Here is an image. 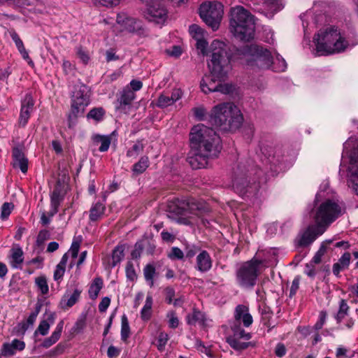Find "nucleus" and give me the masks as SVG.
Listing matches in <instances>:
<instances>
[{
    "instance_id": "obj_57",
    "label": "nucleus",
    "mask_w": 358,
    "mask_h": 358,
    "mask_svg": "<svg viewBox=\"0 0 358 358\" xmlns=\"http://www.w3.org/2000/svg\"><path fill=\"white\" fill-rule=\"evenodd\" d=\"M110 303V299L108 296L103 297L99 304V310L101 313H104L108 309Z\"/></svg>"
},
{
    "instance_id": "obj_46",
    "label": "nucleus",
    "mask_w": 358,
    "mask_h": 358,
    "mask_svg": "<svg viewBox=\"0 0 358 358\" xmlns=\"http://www.w3.org/2000/svg\"><path fill=\"white\" fill-rule=\"evenodd\" d=\"M192 110L194 117L199 121L203 120L207 115L206 109L203 106L193 108Z\"/></svg>"
},
{
    "instance_id": "obj_48",
    "label": "nucleus",
    "mask_w": 358,
    "mask_h": 358,
    "mask_svg": "<svg viewBox=\"0 0 358 358\" xmlns=\"http://www.w3.org/2000/svg\"><path fill=\"white\" fill-rule=\"evenodd\" d=\"M144 246L142 241H138L134 245V249L132 250L131 255L132 259L140 258L141 253L143 250Z\"/></svg>"
},
{
    "instance_id": "obj_55",
    "label": "nucleus",
    "mask_w": 358,
    "mask_h": 358,
    "mask_svg": "<svg viewBox=\"0 0 358 358\" xmlns=\"http://www.w3.org/2000/svg\"><path fill=\"white\" fill-rule=\"evenodd\" d=\"M189 32L194 37L201 38L203 36V29L197 24H192L189 28Z\"/></svg>"
},
{
    "instance_id": "obj_18",
    "label": "nucleus",
    "mask_w": 358,
    "mask_h": 358,
    "mask_svg": "<svg viewBox=\"0 0 358 358\" xmlns=\"http://www.w3.org/2000/svg\"><path fill=\"white\" fill-rule=\"evenodd\" d=\"M262 152L267 158L268 162L275 166L287 160L284 159L282 148L278 146L265 145L262 148Z\"/></svg>"
},
{
    "instance_id": "obj_58",
    "label": "nucleus",
    "mask_w": 358,
    "mask_h": 358,
    "mask_svg": "<svg viewBox=\"0 0 358 358\" xmlns=\"http://www.w3.org/2000/svg\"><path fill=\"white\" fill-rule=\"evenodd\" d=\"M49 236H50V234H49L48 231H47V230L40 231L37 236V239H36L37 244L38 245H40L42 243H43V242L49 238Z\"/></svg>"
},
{
    "instance_id": "obj_11",
    "label": "nucleus",
    "mask_w": 358,
    "mask_h": 358,
    "mask_svg": "<svg viewBox=\"0 0 358 358\" xmlns=\"http://www.w3.org/2000/svg\"><path fill=\"white\" fill-rule=\"evenodd\" d=\"M90 89L83 84L76 85L71 96V111L69 114V120L76 119L83 114L85 108L90 103Z\"/></svg>"
},
{
    "instance_id": "obj_63",
    "label": "nucleus",
    "mask_w": 358,
    "mask_h": 358,
    "mask_svg": "<svg viewBox=\"0 0 358 358\" xmlns=\"http://www.w3.org/2000/svg\"><path fill=\"white\" fill-rule=\"evenodd\" d=\"M77 55L84 64H87L90 57L81 48H78Z\"/></svg>"
},
{
    "instance_id": "obj_4",
    "label": "nucleus",
    "mask_w": 358,
    "mask_h": 358,
    "mask_svg": "<svg viewBox=\"0 0 358 358\" xmlns=\"http://www.w3.org/2000/svg\"><path fill=\"white\" fill-rule=\"evenodd\" d=\"M209 53L208 67L210 72L217 78H227L231 69V54L227 45L220 41L214 40L210 44Z\"/></svg>"
},
{
    "instance_id": "obj_17",
    "label": "nucleus",
    "mask_w": 358,
    "mask_h": 358,
    "mask_svg": "<svg viewBox=\"0 0 358 358\" xmlns=\"http://www.w3.org/2000/svg\"><path fill=\"white\" fill-rule=\"evenodd\" d=\"M12 166L14 169H20L23 173H26L28 170V159L26 157L23 147L17 145L12 149Z\"/></svg>"
},
{
    "instance_id": "obj_21",
    "label": "nucleus",
    "mask_w": 358,
    "mask_h": 358,
    "mask_svg": "<svg viewBox=\"0 0 358 358\" xmlns=\"http://www.w3.org/2000/svg\"><path fill=\"white\" fill-rule=\"evenodd\" d=\"M34 102L30 94H26L24 99L22 101L21 110L19 118V124L24 127L30 117V114L33 110Z\"/></svg>"
},
{
    "instance_id": "obj_22",
    "label": "nucleus",
    "mask_w": 358,
    "mask_h": 358,
    "mask_svg": "<svg viewBox=\"0 0 358 358\" xmlns=\"http://www.w3.org/2000/svg\"><path fill=\"white\" fill-rule=\"evenodd\" d=\"M213 266V261L206 250H202L196 256L195 268L201 273L210 271Z\"/></svg>"
},
{
    "instance_id": "obj_32",
    "label": "nucleus",
    "mask_w": 358,
    "mask_h": 358,
    "mask_svg": "<svg viewBox=\"0 0 358 358\" xmlns=\"http://www.w3.org/2000/svg\"><path fill=\"white\" fill-rule=\"evenodd\" d=\"M187 322L189 325H196V324H203L205 321V316L203 313L199 310H194L192 313H189L186 317Z\"/></svg>"
},
{
    "instance_id": "obj_44",
    "label": "nucleus",
    "mask_w": 358,
    "mask_h": 358,
    "mask_svg": "<svg viewBox=\"0 0 358 358\" xmlns=\"http://www.w3.org/2000/svg\"><path fill=\"white\" fill-rule=\"evenodd\" d=\"M173 103V101L171 100L169 96L162 94L158 97L157 106L161 108H164L172 106Z\"/></svg>"
},
{
    "instance_id": "obj_51",
    "label": "nucleus",
    "mask_w": 358,
    "mask_h": 358,
    "mask_svg": "<svg viewBox=\"0 0 358 358\" xmlns=\"http://www.w3.org/2000/svg\"><path fill=\"white\" fill-rule=\"evenodd\" d=\"M126 275L130 280H134L136 278V273L134 265L131 262H128L126 266Z\"/></svg>"
},
{
    "instance_id": "obj_24",
    "label": "nucleus",
    "mask_w": 358,
    "mask_h": 358,
    "mask_svg": "<svg viewBox=\"0 0 358 358\" xmlns=\"http://www.w3.org/2000/svg\"><path fill=\"white\" fill-rule=\"evenodd\" d=\"M64 327V322L60 321L55 329V330L52 332V335L44 340L42 343V346L45 348H48L55 344L60 338L62 331Z\"/></svg>"
},
{
    "instance_id": "obj_3",
    "label": "nucleus",
    "mask_w": 358,
    "mask_h": 358,
    "mask_svg": "<svg viewBox=\"0 0 358 358\" xmlns=\"http://www.w3.org/2000/svg\"><path fill=\"white\" fill-rule=\"evenodd\" d=\"M243 121L241 110L232 103L218 104L213 108L210 113L212 124L224 131H236Z\"/></svg>"
},
{
    "instance_id": "obj_37",
    "label": "nucleus",
    "mask_w": 358,
    "mask_h": 358,
    "mask_svg": "<svg viewBox=\"0 0 358 358\" xmlns=\"http://www.w3.org/2000/svg\"><path fill=\"white\" fill-rule=\"evenodd\" d=\"M264 6L271 14L280 10L283 7L281 0H266Z\"/></svg>"
},
{
    "instance_id": "obj_62",
    "label": "nucleus",
    "mask_w": 358,
    "mask_h": 358,
    "mask_svg": "<svg viewBox=\"0 0 358 358\" xmlns=\"http://www.w3.org/2000/svg\"><path fill=\"white\" fill-rule=\"evenodd\" d=\"M80 248V243L78 241H73L69 250L72 258L76 259L78 257Z\"/></svg>"
},
{
    "instance_id": "obj_36",
    "label": "nucleus",
    "mask_w": 358,
    "mask_h": 358,
    "mask_svg": "<svg viewBox=\"0 0 358 358\" xmlns=\"http://www.w3.org/2000/svg\"><path fill=\"white\" fill-rule=\"evenodd\" d=\"M55 320V313H50L48 315L47 320H43L40 322L36 333L38 332L42 336H45L48 333V330L50 329V324L48 322L50 321L51 323L54 322Z\"/></svg>"
},
{
    "instance_id": "obj_52",
    "label": "nucleus",
    "mask_w": 358,
    "mask_h": 358,
    "mask_svg": "<svg viewBox=\"0 0 358 358\" xmlns=\"http://www.w3.org/2000/svg\"><path fill=\"white\" fill-rule=\"evenodd\" d=\"M169 340V336L167 334L164 333V332H161L159 335V337H158V340H157V342H158V350H163L167 341Z\"/></svg>"
},
{
    "instance_id": "obj_1",
    "label": "nucleus",
    "mask_w": 358,
    "mask_h": 358,
    "mask_svg": "<svg viewBox=\"0 0 358 358\" xmlns=\"http://www.w3.org/2000/svg\"><path fill=\"white\" fill-rule=\"evenodd\" d=\"M189 141L191 150L187 162L192 169L205 168L209 159L217 156L220 138L212 128L203 124L194 126L189 134Z\"/></svg>"
},
{
    "instance_id": "obj_50",
    "label": "nucleus",
    "mask_w": 358,
    "mask_h": 358,
    "mask_svg": "<svg viewBox=\"0 0 358 358\" xmlns=\"http://www.w3.org/2000/svg\"><path fill=\"white\" fill-rule=\"evenodd\" d=\"M248 311V308L243 305L236 306L234 313V318L236 321H240L243 316Z\"/></svg>"
},
{
    "instance_id": "obj_20",
    "label": "nucleus",
    "mask_w": 358,
    "mask_h": 358,
    "mask_svg": "<svg viewBox=\"0 0 358 358\" xmlns=\"http://www.w3.org/2000/svg\"><path fill=\"white\" fill-rule=\"evenodd\" d=\"M135 99V93L130 88H125L122 90L120 97L117 99L116 109L122 113H126L130 108L132 101Z\"/></svg>"
},
{
    "instance_id": "obj_19",
    "label": "nucleus",
    "mask_w": 358,
    "mask_h": 358,
    "mask_svg": "<svg viewBox=\"0 0 358 358\" xmlns=\"http://www.w3.org/2000/svg\"><path fill=\"white\" fill-rule=\"evenodd\" d=\"M82 290L75 288L72 292L67 290L59 301V307L64 310H67L73 306L80 299Z\"/></svg>"
},
{
    "instance_id": "obj_39",
    "label": "nucleus",
    "mask_w": 358,
    "mask_h": 358,
    "mask_svg": "<svg viewBox=\"0 0 358 358\" xmlns=\"http://www.w3.org/2000/svg\"><path fill=\"white\" fill-rule=\"evenodd\" d=\"M262 321L264 325L268 327V332L275 327V325H272L270 322V320L272 317V312L267 307H264L261 310Z\"/></svg>"
},
{
    "instance_id": "obj_29",
    "label": "nucleus",
    "mask_w": 358,
    "mask_h": 358,
    "mask_svg": "<svg viewBox=\"0 0 358 358\" xmlns=\"http://www.w3.org/2000/svg\"><path fill=\"white\" fill-rule=\"evenodd\" d=\"M155 266L153 264H148L143 268V275L150 287L154 286V278L157 276Z\"/></svg>"
},
{
    "instance_id": "obj_28",
    "label": "nucleus",
    "mask_w": 358,
    "mask_h": 358,
    "mask_svg": "<svg viewBox=\"0 0 358 358\" xmlns=\"http://www.w3.org/2000/svg\"><path fill=\"white\" fill-rule=\"evenodd\" d=\"M92 140L94 143L96 145L101 143V146L99 148L100 152L107 151L111 143V138L110 136L96 134L92 136Z\"/></svg>"
},
{
    "instance_id": "obj_25",
    "label": "nucleus",
    "mask_w": 358,
    "mask_h": 358,
    "mask_svg": "<svg viewBox=\"0 0 358 358\" xmlns=\"http://www.w3.org/2000/svg\"><path fill=\"white\" fill-rule=\"evenodd\" d=\"M350 258L349 252L344 253L338 259V262L333 265V273L338 276L341 271L348 268L350 262Z\"/></svg>"
},
{
    "instance_id": "obj_5",
    "label": "nucleus",
    "mask_w": 358,
    "mask_h": 358,
    "mask_svg": "<svg viewBox=\"0 0 358 358\" xmlns=\"http://www.w3.org/2000/svg\"><path fill=\"white\" fill-rule=\"evenodd\" d=\"M313 42L317 55H327L339 52L345 49L347 42L341 37V33L334 27L320 30L315 35Z\"/></svg>"
},
{
    "instance_id": "obj_49",
    "label": "nucleus",
    "mask_w": 358,
    "mask_h": 358,
    "mask_svg": "<svg viewBox=\"0 0 358 358\" xmlns=\"http://www.w3.org/2000/svg\"><path fill=\"white\" fill-rule=\"evenodd\" d=\"M13 204L12 203H4L1 206V217L2 219H6L9 215L11 213L12 210L13 209Z\"/></svg>"
},
{
    "instance_id": "obj_38",
    "label": "nucleus",
    "mask_w": 358,
    "mask_h": 358,
    "mask_svg": "<svg viewBox=\"0 0 358 358\" xmlns=\"http://www.w3.org/2000/svg\"><path fill=\"white\" fill-rule=\"evenodd\" d=\"M130 336V327L127 317L125 315L121 319V339L126 341Z\"/></svg>"
},
{
    "instance_id": "obj_30",
    "label": "nucleus",
    "mask_w": 358,
    "mask_h": 358,
    "mask_svg": "<svg viewBox=\"0 0 358 358\" xmlns=\"http://www.w3.org/2000/svg\"><path fill=\"white\" fill-rule=\"evenodd\" d=\"M124 246L122 245H117L113 250L112 261L109 264L110 268H114L119 264L124 257Z\"/></svg>"
},
{
    "instance_id": "obj_34",
    "label": "nucleus",
    "mask_w": 358,
    "mask_h": 358,
    "mask_svg": "<svg viewBox=\"0 0 358 358\" xmlns=\"http://www.w3.org/2000/svg\"><path fill=\"white\" fill-rule=\"evenodd\" d=\"M350 307L345 299H341L339 302V308L334 317L338 324L341 323L342 320L348 315Z\"/></svg>"
},
{
    "instance_id": "obj_45",
    "label": "nucleus",
    "mask_w": 358,
    "mask_h": 358,
    "mask_svg": "<svg viewBox=\"0 0 358 358\" xmlns=\"http://www.w3.org/2000/svg\"><path fill=\"white\" fill-rule=\"evenodd\" d=\"M35 282L43 294L48 293L49 288L45 276H39L36 278L35 279Z\"/></svg>"
},
{
    "instance_id": "obj_23",
    "label": "nucleus",
    "mask_w": 358,
    "mask_h": 358,
    "mask_svg": "<svg viewBox=\"0 0 358 358\" xmlns=\"http://www.w3.org/2000/svg\"><path fill=\"white\" fill-rule=\"evenodd\" d=\"M25 348V343L18 339H14L11 343H3L1 348V355L5 357L13 356L17 350L21 351Z\"/></svg>"
},
{
    "instance_id": "obj_47",
    "label": "nucleus",
    "mask_w": 358,
    "mask_h": 358,
    "mask_svg": "<svg viewBox=\"0 0 358 358\" xmlns=\"http://www.w3.org/2000/svg\"><path fill=\"white\" fill-rule=\"evenodd\" d=\"M168 257L172 260H180L184 257V252L179 248L173 247L171 248Z\"/></svg>"
},
{
    "instance_id": "obj_33",
    "label": "nucleus",
    "mask_w": 358,
    "mask_h": 358,
    "mask_svg": "<svg viewBox=\"0 0 358 358\" xmlns=\"http://www.w3.org/2000/svg\"><path fill=\"white\" fill-rule=\"evenodd\" d=\"M149 159L147 156H143L138 162L135 163L132 167V172L134 175H139L145 171L149 166Z\"/></svg>"
},
{
    "instance_id": "obj_26",
    "label": "nucleus",
    "mask_w": 358,
    "mask_h": 358,
    "mask_svg": "<svg viewBox=\"0 0 358 358\" xmlns=\"http://www.w3.org/2000/svg\"><path fill=\"white\" fill-rule=\"evenodd\" d=\"M105 206L102 203L97 202L94 203L92 205L90 210V220L92 222L97 221L103 216Z\"/></svg>"
},
{
    "instance_id": "obj_41",
    "label": "nucleus",
    "mask_w": 358,
    "mask_h": 358,
    "mask_svg": "<svg viewBox=\"0 0 358 358\" xmlns=\"http://www.w3.org/2000/svg\"><path fill=\"white\" fill-rule=\"evenodd\" d=\"M144 149V145L141 141H138L127 152L128 157L136 158Z\"/></svg>"
},
{
    "instance_id": "obj_64",
    "label": "nucleus",
    "mask_w": 358,
    "mask_h": 358,
    "mask_svg": "<svg viewBox=\"0 0 358 358\" xmlns=\"http://www.w3.org/2000/svg\"><path fill=\"white\" fill-rule=\"evenodd\" d=\"M120 350L113 345L109 346L107 355L109 358L117 357L120 355Z\"/></svg>"
},
{
    "instance_id": "obj_6",
    "label": "nucleus",
    "mask_w": 358,
    "mask_h": 358,
    "mask_svg": "<svg viewBox=\"0 0 358 358\" xmlns=\"http://www.w3.org/2000/svg\"><path fill=\"white\" fill-rule=\"evenodd\" d=\"M230 27L234 36L243 41L254 37L255 25L254 17L242 6L231 9Z\"/></svg>"
},
{
    "instance_id": "obj_35",
    "label": "nucleus",
    "mask_w": 358,
    "mask_h": 358,
    "mask_svg": "<svg viewBox=\"0 0 358 358\" xmlns=\"http://www.w3.org/2000/svg\"><path fill=\"white\" fill-rule=\"evenodd\" d=\"M152 297L148 294L146 296L145 303L141 311V317L143 320H150L152 314Z\"/></svg>"
},
{
    "instance_id": "obj_8",
    "label": "nucleus",
    "mask_w": 358,
    "mask_h": 358,
    "mask_svg": "<svg viewBox=\"0 0 358 358\" xmlns=\"http://www.w3.org/2000/svg\"><path fill=\"white\" fill-rule=\"evenodd\" d=\"M343 214L338 201L327 199L315 207L313 211L315 222L326 230L328 227Z\"/></svg>"
},
{
    "instance_id": "obj_15",
    "label": "nucleus",
    "mask_w": 358,
    "mask_h": 358,
    "mask_svg": "<svg viewBox=\"0 0 358 358\" xmlns=\"http://www.w3.org/2000/svg\"><path fill=\"white\" fill-rule=\"evenodd\" d=\"M117 22L129 32L136 33L139 36H147L148 34L147 29L143 27L142 22L135 18L117 15Z\"/></svg>"
},
{
    "instance_id": "obj_9",
    "label": "nucleus",
    "mask_w": 358,
    "mask_h": 358,
    "mask_svg": "<svg viewBox=\"0 0 358 358\" xmlns=\"http://www.w3.org/2000/svg\"><path fill=\"white\" fill-rule=\"evenodd\" d=\"M262 261L255 257L243 262L236 271L237 284L244 289H252L261 273L260 266Z\"/></svg>"
},
{
    "instance_id": "obj_42",
    "label": "nucleus",
    "mask_w": 358,
    "mask_h": 358,
    "mask_svg": "<svg viewBox=\"0 0 358 358\" xmlns=\"http://www.w3.org/2000/svg\"><path fill=\"white\" fill-rule=\"evenodd\" d=\"M227 343L229 345L235 350H243L246 349L249 346V343L241 342L239 339L236 338H228Z\"/></svg>"
},
{
    "instance_id": "obj_7",
    "label": "nucleus",
    "mask_w": 358,
    "mask_h": 358,
    "mask_svg": "<svg viewBox=\"0 0 358 358\" xmlns=\"http://www.w3.org/2000/svg\"><path fill=\"white\" fill-rule=\"evenodd\" d=\"M235 57L252 68L268 69L273 64L271 52L256 44L245 45L238 48Z\"/></svg>"
},
{
    "instance_id": "obj_2",
    "label": "nucleus",
    "mask_w": 358,
    "mask_h": 358,
    "mask_svg": "<svg viewBox=\"0 0 358 358\" xmlns=\"http://www.w3.org/2000/svg\"><path fill=\"white\" fill-rule=\"evenodd\" d=\"M266 182L264 172L254 165L253 161H241L233 169V187L241 196H255Z\"/></svg>"
},
{
    "instance_id": "obj_13",
    "label": "nucleus",
    "mask_w": 358,
    "mask_h": 358,
    "mask_svg": "<svg viewBox=\"0 0 358 358\" xmlns=\"http://www.w3.org/2000/svg\"><path fill=\"white\" fill-rule=\"evenodd\" d=\"M147 6L145 17L149 22L163 25L168 18V11L161 0H141Z\"/></svg>"
},
{
    "instance_id": "obj_16",
    "label": "nucleus",
    "mask_w": 358,
    "mask_h": 358,
    "mask_svg": "<svg viewBox=\"0 0 358 358\" xmlns=\"http://www.w3.org/2000/svg\"><path fill=\"white\" fill-rule=\"evenodd\" d=\"M326 229L316 223L315 224L309 225L306 230H304L299 240V245L301 246H308L310 245L319 236H321Z\"/></svg>"
},
{
    "instance_id": "obj_40",
    "label": "nucleus",
    "mask_w": 358,
    "mask_h": 358,
    "mask_svg": "<svg viewBox=\"0 0 358 358\" xmlns=\"http://www.w3.org/2000/svg\"><path fill=\"white\" fill-rule=\"evenodd\" d=\"M105 115V110L103 108H94L90 110L87 117L89 119H93L96 122H99L103 120Z\"/></svg>"
},
{
    "instance_id": "obj_61",
    "label": "nucleus",
    "mask_w": 358,
    "mask_h": 358,
    "mask_svg": "<svg viewBox=\"0 0 358 358\" xmlns=\"http://www.w3.org/2000/svg\"><path fill=\"white\" fill-rule=\"evenodd\" d=\"M40 310H41V306L37 305L36 307L35 311L31 313L27 318V322L28 325H32L34 323V322L36 319V317L40 312Z\"/></svg>"
},
{
    "instance_id": "obj_59",
    "label": "nucleus",
    "mask_w": 358,
    "mask_h": 358,
    "mask_svg": "<svg viewBox=\"0 0 358 358\" xmlns=\"http://www.w3.org/2000/svg\"><path fill=\"white\" fill-rule=\"evenodd\" d=\"M199 251V248L194 245H189L185 249V256L187 258H192Z\"/></svg>"
},
{
    "instance_id": "obj_10",
    "label": "nucleus",
    "mask_w": 358,
    "mask_h": 358,
    "mask_svg": "<svg viewBox=\"0 0 358 358\" xmlns=\"http://www.w3.org/2000/svg\"><path fill=\"white\" fill-rule=\"evenodd\" d=\"M223 13V6L217 1L205 2L199 8L201 18L213 31L218 29Z\"/></svg>"
},
{
    "instance_id": "obj_54",
    "label": "nucleus",
    "mask_w": 358,
    "mask_h": 358,
    "mask_svg": "<svg viewBox=\"0 0 358 358\" xmlns=\"http://www.w3.org/2000/svg\"><path fill=\"white\" fill-rule=\"evenodd\" d=\"M167 317L169 318V326L171 329H176L179 325V320L178 317L176 315V313L171 312L167 315Z\"/></svg>"
},
{
    "instance_id": "obj_56",
    "label": "nucleus",
    "mask_w": 358,
    "mask_h": 358,
    "mask_svg": "<svg viewBox=\"0 0 358 358\" xmlns=\"http://www.w3.org/2000/svg\"><path fill=\"white\" fill-rule=\"evenodd\" d=\"M165 301L167 303L171 304L173 302V299L175 296V290L173 287H167L165 290Z\"/></svg>"
},
{
    "instance_id": "obj_12",
    "label": "nucleus",
    "mask_w": 358,
    "mask_h": 358,
    "mask_svg": "<svg viewBox=\"0 0 358 358\" xmlns=\"http://www.w3.org/2000/svg\"><path fill=\"white\" fill-rule=\"evenodd\" d=\"M170 211L177 215H200L208 212L209 208L206 203L194 198L178 200L176 203L169 206Z\"/></svg>"
},
{
    "instance_id": "obj_14",
    "label": "nucleus",
    "mask_w": 358,
    "mask_h": 358,
    "mask_svg": "<svg viewBox=\"0 0 358 358\" xmlns=\"http://www.w3.org/2000/svg\"><path fill=\"white\" fill-rule=\"evenodd\" d=\"M227 78H217L210 72L209 75H206L200 83V87L202 92L205 94L209 92H219L224 94H228L233 92L232 85L222 83Z\"/></svg>"
},
{
    "instance_id": "obj_31",
    "label": "nucleus",
    "mask_w": 358,
    "mask_h": 358,
    "mask_svg": "<svg viewBox=\"0 0 358 358\" xmlns=\"http://www.w3.org/2000/svg\"><path fill=\"white\" fill-rule=\"evenodd\" d=\"M103 287V280L101 278H95L90 285L88 294L91 299L94 300L97 298L100 290Z\"/></svg>"
},
{
    "instance_id": "obj_60",
    "label": "nucleus",
    "mask_w": 358,
    "mask_h": 358,
    "mask_svg": "<svg viewBox=\"0 0 358 358\" xmlns=\"http://www.w3.org/2000/svg\"><path fill=\"white\" fill-rule=\"evenodd\" d=\"M65 272V267L57 265L56 268L54 272V280H59L62 279L64 274Z\"/></svg>"
},
{
    "instance_id": "obj_43",
    "label": "nucleus",
    "mask_w": 358,
    "mask_h": 358,
    "mask_svg": "<svg viewBox=\"0 0 358 358\" xmlns=\"http://www.w3.org/2000/svg\"><path fill=\"white\" fill-rule=\"evenodd\" d=\"M63 197L61 194V190L55 188L50 195V207L59 208Z\"/></svg>"
},
{
    "instance_id": "obj_27",
    "label": "nucleus",
    "mask_w": 358,
    "mask_h": 358,
    "mask_svg": "<svg viewBox=\"0 0 358 358\" xmlns=\"http://www.w3.org/2000/svg\"><path fill=\"white\" fill-rule=\"evenodd\" d=\"M11 260L10 264L13 268H20L22 263L23 262V251L21 248H14L11 250Z\"/></svg>"
},
{
    "instance_id": "obj_53",
    "label": "nucleus",
    "mask_w": 358,
    "mask_h": 358,
    "mask_svg": "<svg viewBox=\"0 0 358 358\" xmlns=\"http://www.w3.org/2000/svg\"><path fill=\"white\" fill-rule=\"evenodd\" d=\"M232 338H236V339L243 338L245 340H249L251 338L250 333L245 332L243 329H236L234 330V336Z\"/></svg>"
}]
</instances>
